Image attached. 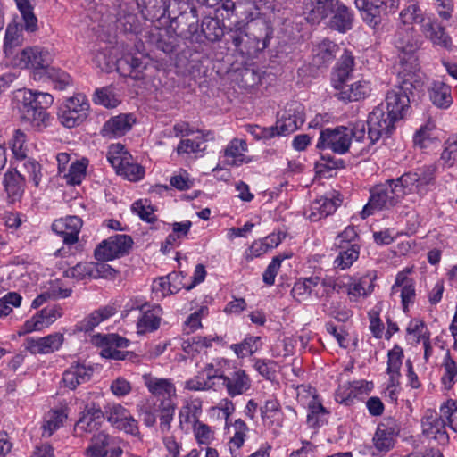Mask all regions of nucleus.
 <instances>
[{"label":"nucleus","instance_id":"nucleus-1","mask_svg":"<svg viewBox=\"0 0 457 457\" xmlns=\"http://www.w3.org/2000/svg\"><path fill=\"white\" fill-rule=\"evenodd\" d=\"M142 379L148 392L156 400H146L138 404L137 412L142 417L143 423L148 428L154 427L158 418L161 434H169L177 409L175 384L171 378H159L152 373H145Z\"/></svg>","mask_w":457,"mask_h":457},{"label":"nucleus","instance_id":"nucleus-2","mask_svg":"<svg viewBox=\"0 0 457 457\" xmlns=\"http://www.w3.org/2000/svg\"><path fill=\"white\" fill-rule=\"evenodd\" d=\"M14 103L22 120L39 129L49 126L51 119L46 109L54 103L52 95L21 89L15 94Z\"/></svg>","mask_w":457,"mask_h":457},{"label":"nucleus","instance_id":"nucleus-3","mask_svg":"<svg viewBox=\"0 0 457 457\" xmlns=\"http://www.w3.org/2000/svg\"><path fill=\"white\" fill-rule=\"evenodd\" d=\"M401 73L403 79L400 85L387 92L386 104H383L386 112L396 120L402 119L407 112L410 104L409 93H411V89H420L423 86L419 74L407 71V68H403Z\"/></svg>","mask_w":457,"mask_h":457},{"label":"nucleus","instance_id":"nucleus-4","mask_svg":"<svg viewBox=\"0 0 457 457\" xmlns=\"http://www.w3.org/2000/svg\"><path fill=\"white\" fill-rule=\"evenodd\" d=\"M400 185L397 178L373 187L370 191L369 201L361 212V218L365 219L377 212L389 210L400 203L405 195L404 189Z\"/></svg>","mask_w":457,"mask_h":457},{"label":"nucleus","instance_id":"nucleus-5","mask_svg":"<svg viewBox=\"0 0 457 457\" xmlns=\"http://www.w3.org/2000/svg\"><path fill=\"white\" fill-rule=\"evenodd\" d=\"M355 5L361 11L364 21L376 29L385 16L398 10L400 0H355Z\"/></svg>","mask_w":457,"mask_h":457},{"label":"nucleus","instance_id":"nucleus-6","mask_svg":"<svg viewBox=\"0 0 457 457\" xmlns=\"http://www.w3.org/2000/svg\"><path fill=\"white\" fill-rule=\"evenodd\" d=\"M89 102L85 95L77 94L69 97L60 107L58 119L66 128L79 126L87 118Z\"/></svg>","mask_w":457,"mask_h":457},{"label":"nucleus","instance_id":"nucleus-7","mask_svg":"<svg viewBox=\"0 0 457 457\" xmlns=\"http://www.w3.org/2000/svg\"><path fill=\"white\" fill-rule=\"evenodd\" d=\"M397 120L386 112L383 104L378 105L368 118V139L373 145L382 137H389L395 129Z\"/></svg>","mask_w":457,"mask_h":457},{"label":"nucleus","instance_id":"nucleus-8","mask_svg":"<svg viewBox=\"0 0 457 457\" xmlns=\"http://www.w3.org/2000/svg\"><path fill=\"white\" fill-rule=\"evenodd\" d=\"M350 145V128L338 126L321 129L316 146L319 149H329L336 154H344L349 150Z\"/></svg>","mask_w":457,"mask_h":457},{"label":"nucleus","instance_id":"nucleus-9","mask_svg":"<svg viewBox=\"0 0 457 457\" xmlns=\"http://www.w3.org/2000/svg\"><path fill=\"white\" fill-rule=\"evenodd\" d=\"M132 245L133 239L130 236L117 234L100 243L94 254L97 261H111L129 253Z\"/></svg>","mask_w":457,"mask_h":457},{"label":"nucleus","instance_id":"nucleus-10","mask_svg":"<svg viewBox=\"0 0 457 457\" xmlns=\"http://www.w3.org/2000/svg\"><path fill=\"white\" fill-rule=\"evenodd\" d=\"M107 420L115 428L132 436L139 435L137 420L131 412L120 403L109 405L105 410Z\"/></svg>","mask_w":457,"mask_h":457},{"label":"nucleus","instance_id":"nucleus-11","mask_svg":"<svg viewBox=\"0 0 457 457\" xmlns=\"http://www.w3.org/2000/svg\"><path fill=\"white\" fill-rule=\"evenodd\" d=\"M86 454L87 457H120L122 449L116 438L101 431L93 436Z\"/></svg>","mask_w":457,"mask_h":457},{"label":"nucleus","instance_id":"nucleus-12","mask_svg":"<svg viewBox=\"0 0 457 457\" xmlns=\"http://www.w3.org/2000/svg\"><path fill=\"white\" fill-rule=\"evenodd\" d=\"M445 420L453 430L457 431V401L448 400L441 405L440 419L433 415L427 417L423 421L424 431L428 434L439 432L444 427Z\"/></svg>","mask_w":457,"mask_h":457},{"label":"nucleus","instance_id":"nucleus-13","mask_svg":"<svg viewBox=\"0 0 457 457\" xmlns=\"http://www.w3.org/2000/svg\"><path fill=\"white\" fill-rule=\"evenodd\" d=\"M400 429V425L395 420H384L378 425L372 438L374 447L380 453L389 452L395 445Z\"/></svg>","mask_w":457,"mask_h":457},{"label":"nucleus","instance_id":"nucleus-14","mask_svg":"<svg viewBox=\"0 0 457 457\" xmlns=\"http://www.w3.org/2000/svg\"><path fill=\"white\" fill-rule=\"evenodd\" d=\"M62 316V310L60 306L54 305L44 308L33 315L29 320L25 321L18 331V335L24 336L33 331L42 330L43 328L49 327Z\"/></svg>","mask_w":457,"mask_h":457},{"label":"nucleus","instance_id":"nucleus-15","mask_svg":"<svg viewBox=\"0 0 457 457\" xmlns=\"http://www.w3.org/2000/svg\"><path fill=\"white\" fill-rule=\"evenodd\" d=\"M401 187L404 189L405 195L416 191L420 195H425L428 186L434 181L433 170L426 168L419 172H408L398 178Z\"/></svg>","mask_w":457,"mask_h":457},{"label":"nucleus","instance_id":"nucleus-16","mask_svg":"<svg viewBox=\"0 0 457 457\" xmlns=\"http://www.w3.org/2000/svg\"><path fill=\"white\" fill-rule=\"evenodd\" d=\"M342 202L341 195L336 192L330 195L321 196L311 203L306 212L307 217L312 221H318L335 212Z\"/></svg>","mask_w":457,"mask_h":457},{"label":"nucleus","instance_id":"nucleus-17","mask_svg":"<svg viewBox=\"0 0 457 457\" xmlns=\"http://www.w3.org/2000/svg\"><path fill=\"white\" fill-rule=\"evenodd\" d=\"M115 270L106 263L79 262L64 271V276L77 280L112 275Z\"/></svg>","mask_w":457,"mask_h":457},{"label":"nucleus","instance_id":"nucleus-18","mask_svg":"<svg viewBox=\"0 0 457 457\" xmlns=\"http://www.w3.org/2000/svg\"><path fill=\"white\" fill-rule=\"evenodd\" d=\"M63 340V335L59 332L38 338L29 337L25 341V349L32 354H48L58 351Z\"/></svg>","mask_w":457,"mask_h":457},{"label":"nucleus","instance_id":"nucleus-19","mask_svg":"<svg viewBox=\"0 0 457 457\" xmlns=\"http://www.w3.org/2000/svg\"><path fill=\"white\" fill-rule=\"evenodd\" d=\"M83 221L79 216H67L54 221L52 229L62 237L65 245H74L79 240V234Z\"/></svg>","mask_w":457,"mask_h":457},{"label":"nucleus","instance_id":"nucleus-20","mask_svg":"<svg viewBox=\"0 0 457 457\" xmlns=\"http://www.w3.org/2000/svg\"><path fill=\"white\" fill-rule=\"evenodd\" d=\"M3 187L9 204L21 200L26 187L25 177L17 170H7L3 177Z\"/></svg>","mask_w":457,"mask_h":457},{"label":"nucleus","instance_id":"nucleus-21","mask_svg":"<svg viewBox=\"0 0 457 457\" xmlns=\"http://www.w3.org/2000/svg\"><path fill=\"white\" fill-rule=\"evenodd\" d=\"M223 385L230 397L246 394L252 387V379L245 370L236 369L223 377Z\"/></svg>","mask_w":457,"mask_h":457},{"label":"nucleus","instance_id":"nucleus-22","mask_svg":"<svg viewBox=\"0 0 457 457\" xmlns=\"http://www.w3.org/2000/svg\"><path fill=\"white\" fill-rule=\"evenodd\" d=\"M397 294H400L403 312H407L409 305L414 303L416 297L415 283L412 278L408 277V271H401L395 277L391 295Z\"/></svg>","mask_w":457,"mask_h":457},{"label":"nucleus","instance_id":"nucleus-23","mask_svg":"<svg viewBox=\"0 0 457 457\" xmlns=\"http://www.w3.org/2000/svg\"><path fill=\"white\" fill-rule=\"evenodd\" d=\"M51 61V54L39 46L27 47L19 56V65L23 68L46 69Z\"/></svg>","mask_w":457,"mask_h":457},{"label":"nucleus","instance_id":"nucleus-24","mask_svg":"<svg viewBox=\"0 0 457 457\" xmlns=\"http://www.w3.org/2000/svg\"><path fill=\"white\" fill-rule=\"evenodd\" d=\"M376 276L368 273L361 277H350L347 282V295L350 301L357 302L361 297H367L374 290Z\"/></svg>","mask_w":457,"mask_h":457},{"label":"nucleus","instance_id":"nucleus-25","mask_svg":"<svg viewBox=\"0 0 457 457\" xmlns=\"http://www.w3.org/2000/svg\"><path fill=\"white\" fill-rule=\"evenodd\" d=\"M140 312L141 316L137 323V333L145 334L158 329L162 315L160 305L144 304L140 307Z\"/></svg>","mask_w":457,"mask_h":457},{"label":"nucleus","instance_id":"nucleus-26","mask_svg":"<svg viewBox=\"0 0 457 457\" xmlns=\"http://www.w3.org/2000/svg\"><path fill=\"white\" fill-rule=\"evenodd\" d=\"M135 123L132 114L122 113L109 119L103 126L101 134L104 137L116 138L125 135Z\"/></svg>","mask_w":457,"mask_h":457},{"label":"nucleus","instance_id":"nucleus-27","mask_svg":"<svg viewBox=\"0 0 457 457\" xmlns=\"http://www.w3.org/2000/svg\"><path fill=\"white\" fill-rule=\"evenodd\" d=\"M413 28H409L405 30L400 29L396 33L395 46L403 54L410 55L409 59H405L404 56L400 57L401 62L404 65L408 61L412 65L416 62V58L412 55L420 47L419 40L413 35Z\"/></svg>","mask_w":457,"mask_h":457},{"label":"nucleus","instance_id":"nucleus-28","mask_svg":"<svg viewBox=\"0 0 457 457\" xmlns=\"http://www.w3.org/2000/svg\"><path fill=\"white\" fill-rule=\"evenodd\" d=\"M93 375V368L84 363L71 364L62 375L63 386L71 390H74L80 384L90 380Z\"/></svg>","mask_w":457,"mask_h":457},{"label":"nucleus","instance_id":"nucleus-29","mask_svg":"<svg viewBox=\"0 0 457 457\" xmlns=\"http://www.w3.org/2000/svg\"><path fill=\"white\" fill-rule=\"evenodd\" d=\"M202 402L198 398L187 400L179 411V425L183 430H190L200 422Z\"/></svg>","mask_w":457,"mask_h":457},{"label":"nucleus","instance_id":"nucleus-30","mask_svg":"<svg viewBox=\"0 0 457 457\" xmlns=\"http://www.w3.org/2000/svg\"><path fill=\"white\" fill-rule=\"evenodd\" d=\"M333 0H303V13L310 23H319L332 12Z\"/></svg>","mask_w":457,"mask_h":457},{"label":"nucleus","instance_id":"nucleus-31","mask_svg":"<svg viewBox=\"0 0 457 457\" xmlns=\"http://www.w3.org/2000/svg\"><path fill=\"white\" fill-rule=\"evenodd\" d=\"M336 88L339 89L338 97L343 101H359L367 97L371 91L370 82L365 79H359L350 85L336 84Z\"/></svg>","mask_w":457,"mask_h":457},{"label":"nucleus","instance_id":"nucleus-32","mask_svg":"<svg viewBox=\"0 0 457 457\" xmlns=\"http://www.w3.org/2000/svg\"><path fill=\"white\" fill-rule=\"evenodd\" d=\"M387 358L386 373L389 375L387 390L389 391L390 395H392L395 391V387L399 384V378L401 377L400 370L403 358L402 348L399 346H395L388 352Z\"/></svg>","mask_w":457,"mask_h":457},{"label":"nucleus","instance_id":"nucleus-33","mask_svg":"<svg viewBox=\"0 0 457 457\" xmlns=\"http://www.w3.org/2000/svg\"><path fill=\"white\" fill-rule=\"evenodd\" d=\"M261 416L263 423L270 428H281L284 422V413L278 400L273 396L264 402L261 407Z\"/></svg>","mask_w":457,"mask_h":457},{"label":"nucleus","instance_id":"nucleus-34","mask_svg":"<svg viewBox=\"0 0 457 457\" xmlns=\"http://www.w3.org/2000/svg\"><path fill=\"white\" fill-rule=\"evenodd\" d=\"M331 12L333 16L329 21L330 29L345 33L353 28V13L344 4L337 2Z\"/></svg>","mask_w":457,"mask_h":457},{"label":"nucleus","instance_id":"nucleus-35","mask_svg":"<svg viewBox=\"0 0 457 457\" xmlns=\"http://www.w3.org/2000/svg\"><path fill=\"white\" fill-rule=\"evenodd\" d=\"M421 30L433 45L447 50L453 49V46L451 37L445 32V29L436 21H428L425 22L421 26Z\"/></svg>","mask_w":457,"mask_h":457},{"label":"nucleus","instance_id":"nucleus-36","mask_svg":"<svg viewBox=\"0 0 457 457\" xmlns=\"http://www.w3.org/2000/svg\"><path fill=\"white\" fill-rule=\"evenodd\" d=\"M338 46L328 39H324L312 48V65L320 68L330 63L336 57Z\"/></svg>","mask_w":457,"mask_h":457},{"label":"nucleus","instance_id":"nucleus-37","mask_svg":"<svg viewBox=\"0 0 457 457\" xmlns=\"http://www.w3.org/2000/svg\"><path fill=\"white\" fill-rule=\"evenodd\" d=\"M304 122V117L302 113L300 106L295 109H288L285 114L277 121L280 136H285L295 131Z\"/></svg>","mask_w":457,"mask_h":457},{"label":"nucleus","instance_id":"nucleus-38","mask_svg":"<svg viewBox=\"0 0 457 457\" xmlns=\"http://www.w3.org/2000/svg\"><path fill=\"white\" fill-rule=\"evenodd\" d=\"M247 150V144L245 140L239 138L232 139L227 145L224 153L227 162L235 166L249 162L250 158L245 155Z\"/></svg>","mask_w":457,"mask_h":457},{"label":"nucleus","instance_id":"nucleus-39","mask_svg":"<svg viewBox=\"0 0 457 457\" xmlns=\"http://www.w3.org/2000/svg\"><path fill=\"white\" fill-rule=\"evenodd\" d=\"M191 227L192 222L189 220L172 223V231L167 236L165 241L162 244L161 250L163 253H167L170 252L171 248L179 246L181 241L187 237Z\"/></svg>","mask_w":457,"mask_h":457},{"label":"nucleus","instance_id":"nucleus-40","mask_svg":"<svg viewBox=\"0 0 457 457\" xmlns=\"http://www.w3.org/2000/svg\"><path fill=\"white\" fill-rule=\"evenodd\" d=\"M145 68L142 59L133 55L128 54L117 61V71L125 77L139 79Z\"/></svg>","mask_w":457,"mask_h":457},{"label":"nucleus","instance_id":"nucleus-41","mask_svg":"<svg viewBox=\"0 0 457 457\" xmlns=\"http://www.w3.org/2000/svg\"><path fill=\"white\" fill-rule=\"evenodd\" d=\"M181 278L180 274L170 273L166 277L159 278L153 282V292L156 297H164L168 295L177 293L180 287L178 285Z\"/></svg>","mask_w":457,"mask_h":457},{"label":"nucleus","instance_id":"nucleus-42","mask_svg":"<svg viewBox=\"0 0 457 457\" xmlns=\"http://www.w3.org/2000/svg\"><path fill=\"white\" fill-rule=\"evenodd\" d=\"M329 411L322 405L317 396L308 403L307 423L311 428H320L328 422Z\"/></svg>","mask_w":457,"mask_h":457},{"label":"nucleus","instance_id":"nucleus-43","mask_svg":"<svg viewBox=\"0 0 457 457\" xmlns=\"http://www.w3.org/2000/svg\"><path fill=\"white\" fill-rule=\"evenodd\" d=\"M228 432L232 434L228 441V447L231 452L241 448L245 441L249 431L248 426L242 419H237L233 423L227 427Z\"/></svg>","mask_w":457,"mask_h":457},{"label":"nucleus","instance_id":"nucleus-44","mask_svg":"<svg viewBox=\"0 0 457 457\" xmlns=\"http://www.w3.org/2000/svg\"><path fill=\"white\" fill-rule=\"evenodd\" d=\"M113 315V309L111 307H104L94 311L85 317L78 325L77 330L88 332L93 330L102 321L109 319Z\"/></svg>","mask_w":457,"mask_h":457},{"label":"nucleus","instance_id":"nucleus-45","mask_svg":"<svg viewBox=\"0 0 457 457\" xmlns=\"http://www.w3.org/2000/svg\"><path fill=\"white\" fill-rule=\"evenodd\" d=\"M312 293L317 299L329 296L337 288V282L332 277H310Z\"/></svg>","mask_w":457,"mask_h":457},{"label":"nucleus","instance_id":"nucleus-46","mask_svg":"<svg viewBox=\"0 0 457 457\" xmlns=\"http://www.w3.org/2000/svg\"><path fill=\"white\" fill-rule=\"evenodd\" d=\"M67 417L68 414L64 409L51 410L48 411L45 416L42 425L43 436L50 437L55 430L63 426Z\"/></svg>","mask_w":457,"mask_h":457},{"label":"nucleus","instance_id":"nucleus-47","mask_svg":"<svg viewBox=\"0 0 457 457\" xmlns=\"http://www.w3.org/2000/svg\"><path fill=\"white\" fill-rule=\"evenodd\" d=\"M217 337H200L196 336L190 339L184 340L182 343L183 351L191 356L205 352L212 345V342L218 340Z\"/></svg>","mask_w":457,"mask_h":457},{"label":"nucleus","instance_id":"nucleus-48","mask_svg":"<svg viewBox=\"0 0 457 457\" xmlns=\"http://www.w3.org/2000/svg\"><path fill=\"white\" fill-rule=\"evenodd\" d=\"M429 97L435 105L446 109L452 104L451 88L445 83L435 82L429 90Z\"/></svg>","mask_w":457,"mask_h":457},{"label":"nucleus","instance_id":"nucleus-49","mask_svg":"<svg viewBox=\"0 0 457 457\" xmlns=\"http://www.w3.org/2000/svg\"><path fill=\"white\" fill-rule=\"evenodd\" d=\"M338 254L334 261V265L341 270H345L353 265L359 257V246L357 245L337 246Z\"/></svg>","mask_w":457,"mask_h":457},{"label":"nucleus","instance_id":"nucleus-50","mask_svg":"<svg viewBox=\"0 0 457 457\" xmlns=\"http://www.w3.org/2000/svg\"><path fill=\"white\" fill-rule=\"evenodd\" d=\"M106 157L116 172L120 170L124 163H127V160H132V156L125 150L124 145L121 144L111 145L108 148Z\"/></svg>","mask_w":457,"mask_h":457},{"label":"nucleus","instance_id":"nucleus-51","mask_svg":"<svg viewBox=\"0 0 457 457\" xmlns=\"http://www.w3.org/2000/svg\"><path fill=\"white\" fill-rule=\"evenodd\" d=\"M399 19L405 25L421 23L424 21V13L416 2L411 1L400 12Z\"/></svg>","mask_w":457,"mask_h":457},{"label":"nucleus","instance_id":"nucleus-52","mask_svg":"<svg viewBox=\"0 0 457 457\" xmlns=\"http://www.w3.org/2000/svg\"><path fill=\"white\" fill-rule=\"evenodd\" d=\"M24 21L25 29L34 32L37 29V19L29 0H14Z\"/></svg>","mask_w":457,"mask_h":457},{"label":"nucleus","instance_id":"nucleus-53","mask_svg":"<svg viewBox=\"0 0 457 457\" xmlns=\"http://www.w3.org/2000/svg\"><path fill=\"white\" fill-rule=\"evenodd\" d=\"M442 367L444 369L441 378L442 384L445 389H451L457 381V364L449 353L445 355Z\"/></svg>","mask_w":457,"mask_h":457},{"label":"nucleus","instance_id":"nucleus-54","mask_svg":"<svg viewBox=\"0 0 457 457\" xmlns=\"http://www.w3.org/2000/svg\"><path fill=\"white\" fill-rule=\"evenodd\" d=\"M353 56L351 52L345 50L339 60L335 72V77L340 84H344L348 79L353 70Z\"/></svg>","mask_w":457,"mask_h":457},{"label":"nucleus","instance_id":"nucleus-55","mask_svg":"<svg viewBox=\"0 0 457 457\" xmlns=\"http://www.w3.org/2000/svg\"><path fill=\"white\" fill-rule=\"evenodd\" d=\"M26 135L21 129H16L10 140V147L17 161H24L28 154Z\"/></svg>","mask_w":457,"mask_h":457},{"label":"nucleus","instance_id":"nucleus-56","mask_svg":"<svg viewBox=\"0 0 457 457\" xmlns=\"http://www.w3.org/2000/svg\"><path fill=\"white\" fill-rule=\"evenodd\" d=\"M260 340L261 338L259 337H249L240 344L231 345L230 348L238 358H245L259 350L261 346Z\"/></svg>","mask_w":457,"mask_h":457},{"label":"nucleus","instance_id":"nucleus-57","mask_svg":"<svg viewBox=\"0 0 457 457\" xmlns=\"http://www.w3.org/2000/svg\"><path fill=\"white\" fill-rule=\"evenodd\" d=\"M87 167V161L81 160L72 162L70 166L69 171L64 175V178L70 185H79L86 177Z\"/></svg>","mask_w":457,"mask_h":457},{"label":"nucleus","instance_id":"nucleus-58","mask_svg":"<svg viewBox=\"0 0 457 457\" xmlns=\"http://www.w3.org/2000/svg\"><path fill=\"white\" fill-rule=\"evenodd\" d=\"M131 210L145 221L154 222L156 220V216L154 214L155 209L147 199L137 200L132 204Z\"/></svg>","mask_w":457,"mask_h":457},{"label":"nucleus","instance_id":"nucleus-59","mask_svg":"<svg viewBox=\"0 0 457 457\" xmlns=\"http://www.w3.org/2000/svg\"><path fill=\"white\" fill-rule=\"evenodd\" d=\"M262 75L263 73L259 69L251 67L243 69L240 73L242 87L245 89L255 87L261 83Z\"/></svg>","mask_w":457,"mask_h":457},{"label":"nucleus","instance_id":"nucleus-60","mask_svg":"<svg viewBox=\"0 0 457 457\" xmlns=\"http://www.w3.org/2000/svg\"><path fill=\"white\" fill-rule=\"evenodd\" d=\"M435 129V125L428 121L422 125L414 134L413 143L420 148H427L432 142V131Z\"/></svg>","mask_w":457,"mask_h":457},{"label":"nucleus","instance_id":"nucleus-61","mask_svg":"<svg viewBox=\"0 0 457 457\" xmlns=\"http://www.w3.org/2000/svg\"><path fill=\"white\" fill-rule=\"evenodd\" d=\"M47 77L53 83L54 88L59 90H64L72 84L71 76L59 69L50 68L47 71Z\"/></svg>","mask_w":457,"mask_h":457},{"label":"nucleus","instance_id":"nucleus-62","mask_svg":"<svg viewBox=\"0 0 457 457\" xmlns=\"http://www.w3.org/2000/svg\"><path fill=\"white\" fill-rule=\"evenodd\" d=\"M235 404L228 398L221 399L216 406L210 409V412L212 415H216L218 418L225 420V426L228 427V420L231 414L235 411Z\"/></svg>","mask_w":457,"mask_h":457},{"label":"nucleus","instance_id":"nucleus-63","mask_svg":"<svg viewBox=\"0 0 457 457\" xmlns=\"http://www.w3.org/2000/svg\"><path fill=\"white\" fill-rule=\"evenodd\" d=\"M21 169L28 174L29 179L31 180L36 187H38L42 177L41 165L37 161L30 158H26L24 161H21Z\"/></svg>","mask_w":457,"mask_h":457},{"label":"nucleus","instance_id":"nucleus-64","mask_svg":"<svg viewBox=\"0 0 457 457\" xmlns=\"http://www.w3.org/2000/svg\"><path fill=\"white\" fill-rule=\"evenodd\" d=\"M22 297L15 292H10L0 298V318L9 315L13 307H19Z\"/></svg>","mask_w":457,"mask_h":457}]
</instances>
